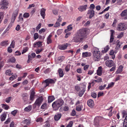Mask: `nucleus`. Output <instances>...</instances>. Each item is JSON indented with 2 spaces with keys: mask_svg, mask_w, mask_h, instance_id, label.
I'll return each instance as SVG.
<instances>
[{
  "mask_svg": "<svg viewBox=\"0 0 127 127\" xmlns=\"http://www.w3.org/2000/svg\"><path fill=\"white\" fill-rule=\"evenodd\" d=\"M123 127H127V122L125 121L123 123Z\"/></svg>",
  "mask_w": 127,
  "mask_h": 127,
  "instance_id": "774afa93",
  "label": "nucleus"
},
{
  "mask_svg": "<svg viewBox=\"0 0 127 127\" xmlns=\"http://www.w3.org/2000/svg\"><path fill=\"white\" fill-rule=\"evenodd\" d=\"M21 96L24 101H26L28 98V94L27 93H23L22 94Z\"/></svg>",
  "mask_w": 127,
  "mask_h": 127,
  "instance_id": "b1692460",
  "label": "nucleus"
},
{
  "mask_svg": "<svg viewBox=\"0 0 127 127\" xmlns=\"http://www.w3.org/2000/svg\"><path fill=\"white\" fill-rule=\"evenodd\" d=\"M87 5L86 4L80 6L78 8L79 10L81 12L85 11L87 9Z\"/></svg>",
  "mask_w": 127,
  "mask_h": 127,
  "instance_id": "9d476101",
  "label": "nucleus"
},
{
  "mask_svg": "<svg viewBox=\"0 0 127 127\" xmlns=\"http://www.w3.org/2000/svg\"><path fill=\"white\" fill-rule=\"evenodd\" d=\"M122 113L123 114V117L127 115V112L125 110H123L122 112Z\"/></svg>",
  "mask_w": 127,
  "mask_h": 127,
  "instance_id": "e2e57ef3",
  "label": "nucleus"
},
{
  "mask_svg": "<svg viewBox=\"0 0 127 127\" xmlns=\"http://www.w3.org/2000/svg\"><path fill=\"white\" fill-rule=\"evenodd\" d=\"M36 121L37 122H41L43 121V120L42 118L40 117L37 119Z\"/></svg>",
  "mask_w": 127,
  "mask_h": 127,
  "instance_id": "09e8293b",
  "label": "nucleus"
},
{
  "mask_svg": "<svg viewBox=\"0 0 127 127\" xmlns=\"http://www.w3.org/2000/svg\"><path fill=\"white\" fill-rule=\"evenodd\" d=\"M73 124V122L72 121H70L66 127H71L72 126Z\"/></svg>",
  "mask_w": 127,
  "mask_h": 127,
  "instance_id": "13d9d810",
  "label": "nucleus"
},
{
  "mask_svg": "<svg viewBox=\"0 0 127 127\" xmlns=\"http://www.w3.org/2000/svg\"><path fill=\"white\" fill-rule=\"evenodd\" d=\"M50 124L49 122L47 121L46 122V124L44 125L43 127H50Z\"/></svg>",
  "mask_w": 127,
  "mask_h": 127,
  "instance_id": "de8ad7c7",
  "label": "nucleus"
},
{
  "mask_svg": "<svg viewBox=\"0 0 127 127\" xmlns=\"http://www.w3.org/2000/svg\"><path fill=\"white\" fill-rule=\"evenodd\" d=\"M91 95L93 97L95 98L97 96V94L95 93L92 92L91 94Z\"/></svg>",
  "mask_w": 127,
  "mask_h": 127,
  "instance_id": "864d4df0",
  "label": "nucleus"
},
{
  "mask_svg": "<svg viewBox=\"0 0 127 127\" xmlns=\"http://www.w3.org/2000/svg\"><path fill=\"white\" fill-rule=\"evenodd\" d=\"M68 46V44L66 43L63 45H59L58 46V48L61 50H64L66 49Z\"/></svg>",
  "mask_w": 127,
  "mask_h": 127,
  "instance_id": "f8f14e48",
  "label": "nucleus"
},
{
  "mask_svg": "<svg viewBox=\"0 0 127 127\" xmlns=\"http://www.w3.org/2000/svg\"><path fill=\"white\" fill-rule=\"evenodd\" d=\"M16 77L17 76L15 75H12L9 78V79L10 80L12 81L13 79H15Z\"/></svg>",
  "mask_w": 127,
  "mask_h": 127,
  "instance_id": "79ce46f5",
  "label": "nucleus"
},
{
  "mask_svg": "<svg viewBox=\"0 0 127 127\" xmlns=\"http://www.w3.org/2000/svg\"><path fill=\"white\" fill-rule=\"evenodd\" d=\"M39 36L37 33H35L34 34L33 38L34 40H36L38 38Z\"/></svg>",
  "mask_w": 127,
  "mask_h": 127,
  "instance_id": "37998d69",
  "label": "nucleus"
},
{
  "mask_svg": "<svg viewBox=\"0 0 127 127\" xmlns=\"http://www.w3.org/2000/svg\"><path fill=\"white\" fill-rule=\"evenodd\" d=\"M58 72L59 76L60 77H63L64 73L63 70L61 68H59L58 70Z\"/></svg>",
  "mask_w": 127,
  "mask_h": 127,
  "instance_id": "a211bd4d",
  "label": "nucleus"
},
{
  "mask_svg": "<svg viewBox=\"0 0 127 127\" xmlns=\"http://www.w3.org/2000/svg\"><path fill=\"white\" fill-rule=\"evenodd\" d=\"M9 61L11 62L14 63L16 61V59L14 57H11L9 59Z\"/></svg>",
  "mask_w": 127,
  "mask_h": 127,
  "instance_id": "e433bc0d",
  "label": "nucleus"
},
{
  "mask_svg": "<svg viewBox=\"0 0 127 127\" xmlns=\"http://www.w3.org/2000/svg\"><path fill=\"white\" fill-rule=\"evenodd\" d=\"M121 16L124 17L127 15V9L123 11L120 14Z\"/></svg>",
  "mask_w": 127,
  "mask_h": 127,
  "instance_id": "a878e982",
  "label": "nucleus"
},
{
  "mask_svg": "<svg viewBox=\"0 0 127 127\" xmlns=\"http://www.w3.org/2000/svg\"><path fill=\"white\" fill-rule=\"evenodd\" d=\"M28 60L27 61V63H29L30 61L32 60V59L33 58L30 55H29L28 56Z\"/></svg>",
  "mask_w": 127,
  "mask_h": 127,
  "instance_id": "58836bf2",
  "label": "nucleus"
},
{
  "mask_svg": "<svg viewBox=\"0 0 127 127\" xmlns=\"http://www.w3.org/2000/svg\"><path fill=\"white\" fill-rule=\"evenodd\" d=\"M109 47L108 45H107L104 48V50L102 51V52L104 53L107 52L109 50Z\"/></svg>",
  "mask_w": 127,
  "mask_h": 127,
  "instance_id": "cd10ccee",
  "label": "nucleus"
},
{
  "mask_svg": "<svg viewBox=\"0 0 127 127\" xmlns=\"http://www.w3.org/2000/svg\"><path fill=\"white\" fill-rule=\"evenodd\" d=\"M123 32H122L118 35L117 37V38H121L123 36Z\"/></svg>",
  "mask_w": 127,
  "mask_h": 127,
  "instance_id": "3c124183",
  "label": "nucleus"
},
{
  "mask_svg": "<svg viewBox=\"0 0 127 127\" xmlns=\"http://www.w3.org/2000/svg\"><path fill=\"white\" fill-rule=\"evenodd\" d=\"M30 16L29 13H25L23 14V17L25 18H28Z\"/></svg>",
  "mask_w": 127,
  "mask_h": 127,
  "instance_id": "c03bdc74",
  "label": "nucleus"
},
{
  "mask_svg": "<svg viewBox=\"0 0 127 127\" xmlns=\"http://www.w3.org/2000/svg\"><path fill=\"white\" fill-rule=\"evenodd\" d=\"M87 29H83L78 31L74 34L72 41L76 43L80 42L86 37L88 34Z\"/></svg>",
  "mask_w": 127,
  "mask_h": 127,
  "instance_id": "f257e3e1",
  "label": "nucleus"
},
{
  "mask_svg": "<svg viewBox=\"0 0 127 127\" xmlns=\"http://www.w3.org/2000/svg\"><path fill=\"white\" fill-rule=\"evenodd\" d=\"M6 117V115L4 114L2 115L1 116V119L2 121H3L5 120Z\"/></svg>",
  "mask_w": 127,
  "mask_h": 127,
  "instance_id": "72a5a7b5",
  "label": "nucleus"
},
{
  "mask_svg": "<svg viewBox=\"0 0 127 127\" xmlns=\"http://www.w3.org/2000/svg\"><path fill=\"white\" fill-rule=\"evenodd\" d=\"M3 13L2 12H0V20L2 21L4 17Z\"/></svg>",
  "mask_w": 127,
  "mask_h": 127,
  "instance_id": "8fccbe9b",
  "label": "nucleus"
},
{
  "mask_svg": "<svg viewBox=\"0 0 127 127\" xmlns=\"http://www.w3.org/2000/svg\"><path fill=\"white\" fill-rule=\"evenodd\" d=\"M23 19L22 17V14H20L19 16V20L18 21V22H23Z\"/></svg>",
  "mask_w": 127,
  "mask_h": 127,
  "instance_id": "c9c22d12",
  "label": "nucleus"
},
{
  "mask_svg": "<svg viewBox=\"0 0 127 127\" xmlns=\"http://www.w3.org/2000/svg\"><path fill=\"white\" fill-rule=\"evenodd\" d=\"M117 22V20L115 19H114V21L112 25V26L113 27H115L116 24V23Z\"/></svg>",
  "mask_w": 127,
  "mask_h": 127,
  "instance_id": "338daca9",
  "label": "nucleus"
},
{
  "mask_svg": "<svg viewBox=\"0 0 127 127\" xmlns=\"http://www.w3.org/2000/svg\"><path fill=\"white\" fill-rule=\"evenodd\" d=\"M87 14L89 15V18L91 19L94 15L95 11L92 10H89L88 11Z\"/></svg>",
  "mask_w": 127,
  "mask_h": 127,
  "instance_id": "9b49d317",
  "label": "nucleus"
},
{
  "mask_svg": "<svg viewBox=\"0 0 127 127\" xmlns=\"http://www.w3.org/2000/svg\"><path fill=\"white\" fill-rule=\"evenodd\" d=\"M9 3L6 0H2L0 4V8L2 9H6L8 8L7 6Z\"/></svg>",
  "mask_w": 127,
  "mask_h": 127,
  "instance_id": "39448f33",
  "label": "nucleus"
},
{
  "mask_svg": "<svg viewBox=\"0 0 127 127\" xmlns=\"http://www.w3.org/2000/svg\"><path fill=\"white\" fill-rule=\"evenodd\" d=\"M104 94L102 92H99L97 94V97H99L101 96H102Z\"/></svg>",
  "mask_w": 127,
  "mask_h": 127,
  "instance_id": "4d7b16f0",
  "label": "nucleus"
},
{
  "mask_svg": "<svg viewBox=\"0 0 127 127\" xmlns=\"http://www.w3.org/2000/svg\"><path fill=\"white\" fill-rule=\"evenodd\" d=\"M113 107H111L109 109H108V110H110V111L109 112L108 114V115L109 116H111L112 115V110Z\"/></svg>",
  "mask_w": 127,
  "mask_h": 127,
  "instance_id": "49530a36",
  "label": "nucleus"
},
{
  "mask_svg": "<svg viewBox=\"0 0 127 127\" xmlns=\"http://www.w3.org/2000/svg\"><path fill=\"white\" fill-rule=\"evenodd\" d=\"M55 83L54 80L51 79H48L46 80L44 82H43V84L45 85V87L49 85V83Z\"/></svg>",
  "mask_w": 127,
  "mask_h": 127,
  "instance_id": "0eeeda50",
  "label": "nucleus"
},
{
  "mask_svg": "<svg viewBox=\"0 0 127 127\" xmlns=\"http://www.w3.org/2000/svg\"><path fill=\"white\" fill-rule=\"evenodd\" d=\"M86 90L85 88L83 89L80 91L79 93V95L80 97H81L83 95L84 92Z\"/></svg>",
  "mask_w": 127,
  "mask_h": 127,
  "instance_id": "7c9ffc66",
  "label": "nucleus"
},
{
  "mask_svg": "<svg viewBox=\"0 0 127 127\" xmlns=\"http://www.w3.org/2000/svg\"><path fill=\"white\" fill-rule=\"evenodd\" d=\"M17 112V110H15L11 112V114L14 116H15Z\"/></svg>",
  "mask_w": 127,
  "mask_h": 127,
  "instance_id": "0e129e2a",
  "label": "nucleus"
},
{
  "mask_svg": "<svg viewBox=\"0 0 127 127\" xmlns=\"http://www.w3.org/2000/svg\"><path fill=\"white\" fill-rule=\"evenodd\" d=\"M45 9L42 8L40 10V14L43 19H44L45 17Z\"/></svg>",
  "mask_w": 127,
  "mask_h": 127,
  "instance_id": "dca6fc26",
  "label": "nucleus"
},
{
  "mask_svg": "<svg viewBox=\"0 0 127 127\" xmlns=\"http://www.w3.org/2000/svg\"><path fill=\"white\" fill-rule=\"evenodd\" d=\"M117 44L116 47L118 49H119L120 48V46L122 44V43L120 42L119 40H117Z\"/></svg>",
  "mask_w": 127,
  "mask_h": 127,
  "instance_id": "473e14b6",
  "label": "nucleus"
},
{
  "mask_svg": "<svg viewBox=\"0 0 127 127\" xmlns=\"http://www.w3.org/2000/svg\"><path fill=\"white\" fill-rule=\"evenodd\" d=\"M102 67L101 66L99 67L97 70V75L100 76L102 74Z\"/></svg>",
  "mask_w": 127,
  "mask_h": 127,
  "instance_id": "f3484780",
  "label": "nucleus"
},
{
  "mask_svg": "<svg viewBox=\"0 0 127 127\" xmlns=\"http://www.w3.org/2000/svg\"><path fill=\"white\" fill-rule=\"evenodd\" d=\"M55 99L54 97L52 96H50L48 97V102L51 103Z\"/></svg>",
  "mask_w": 127,
  "mask_h": 127,
  "instance_id": "393cba45",
  "label": "nucleus"
},
{
  "mask_svg": "<svg viewBox=\"0 0 127 127\" xmlns=\"http://www.w3.org/2000/svg\"><path fill=\"white\" fill-rule=\"evenodd\" d=\"M60 25V24L58 22H56V24H55L54 27H57L59 26Z\"/></svg>",
  "mask_w": 127,
  "mask_h": 127,
  "instance_id": "680f3d73",
  "label": "nucleus"
},
{
  "mask_svg": "<svg viewBox=\"0 0 127 127\" xmlns=\"http://www.w3.org/2000/svg\"><path fill=\"white\" fill-rule=\"evenodd\" d=\"M5 74L7 75L10 76L13 74V73L12 72L11 70L9 69L6 70Z\"/></svg>",
  "mask_w": 127,
  "mask_h": 127,
  "instance_id": "c756f323",
  "label": "nucleus"
},
{
  "mask_svg": "<svg viewBox=\"0 0 127 127\" xmlns=\"http://www.w3.org/2000/svg\"><path fill=\"white\" fill-rule=\"evenodd\" d=\"M64 103V101L63 100L59 99L53 102L52 106L55 109H57L62 106Z\"/></svg>",
  "mask_w": 127,
  "mask_h": 127,
  "instance_id": "f03ea898",
  "label": "nucleus"
},
{
  "mask_svg": "<svg viewBox=\"0 0 127 127\" xmlns=\"http://www.w3.org/2000/svg\"><path fill=\"white\" fill-rule=\"evenodd\" d=\"M18 13V9H16L14 11L12 14V16L11 20V22L13 23L14 22L16 18Z\"/></svg>",
  "mask_w": 127,
  "mask_h": 127,
  "instance_id": "6e6552de",
  "label": "nucleus"
},
{
  "mask_svg": "<svg viewBox=\"0 0 127 127\" xmlns=\"http://www.w3.org/2000/svg\"><path fill=\"white\" fill-rule=\"evenodd\" d=\"M11 99V97H9L6 98L5 99V101L8 103H9Z\"/></svg>",
  "mask_w": 127,
  "mask_h": 127,
  "instance_id": "6e6d98bb",
  "label": "nucleus"
},
{
  "mask_svg": "<svg viewBox=\"0 0 127 127\" xmlns=\"http://www.w3.org/2000/svg\"><path fill=\"white\" fill-rule=\"evenodd\" d=\"M70 65L68 64L66 66L65 68V70L66 72H68L69 70Z\"/></svg>",
  "mask_w": 127,
  "mask_h": 127,
  "instance_id": "4c0bfd02",
  "label": "nucleus"
},
{
  "mask_svg": "<svg viewBox=\"0 0 127 127\" xmlns=\"http://www.w3.org/2000/svg\"><path fill=\"white\" fill-rule=\"evenodd\" d=\"M127 28V26L125 24L120 23L119 24L117 28V30L119 31H123Z\"/></svg>",
  "mask_w": 127,
  "mask_h": 127,
  "instance_id": "20e7f679",
  "label": "nucleus"
},
{
  "mask_svg": "<svg viewBox=\"0 0 127 127\" xmlns=\"http://www.w3.org/2000/svg\"><path fill=\"white\" fill-rule=\"evenodd\" d=\"M83 107V105L82 104H80L79 105H77L76 107V110L78 111H80L82 110V108Z\"/></svg>",
  "mask_w": 127,
  "mask_h": 127,
  "instance_id": "c85d7f7f",
  "label": "nucleus"
},
{
  "mask_svg": "<svg viewBox=\"0 0 127 127\" xmlns=\"http://www.w3.org/2000/svg\"><path fill=\"white\" fill-rule=\"evenodd\" d=\"M32 106L31 105H29L28 106L26 107L24 109V110L25 111L29 112L31 111V110L32 109Z\"/></svg>",
  "mask_w": 127,
  "mask_h": 127,
  "instance_id": "bb28decb",
  "label": "nucleus"
},
{
  "mask_svg": "<svg viewBox=\"0 0 127 127\" xmlns=\"http://www.w3.org/2000/svg\"><path fill=\"white\" fill-rule=\"evenodd\" d=\"M100 56V52L99 49L96 48H95L93 50V58L95 61H98Z\"/></svg>",
  "mask_w": 127,
  "mask_h": 127,
  "instance_id": "7ed1b4c3",
  "label": "nucleus"
},
{
  "mask_svg": "<svg viewBox=\"0 0 127 127\" xmlns=\"http://www.w3.org/2000/svg\"><path fill=\"white\" fill-rule=\"evenodd\" d=\"M114 84V83L113 82H112L110 84H109L108 85V87L106 88V89H108V88L113 86Z\"/></svg>",
  "mask_w": 127,
  "mask_h": 127,
  "instance_id": "ea45409f",
  "label": "nucleus"
},
{
  "mask_svg": "<svg viewBox=\"0 0 127 127\" xmlns=\"http://www.w3.org/2000/svg\"><path fill=\"white\" fill-rule=\"evenodd\" d=\"M28 48L27 47H26L25 48H24L23 51L22 53V54H24V53H26L27 51L28 50Z\"/></svg>",
  "mask_w": 127,
  "mask_h": 127,
  "instance_id": "bf43d9fd",
  "label": "nucleus"
},
{
  "mask_svg": "<svg viewBox=\"0 0 127 127\" xmlns=\"http://www.w3.org/2000/svg\"><path fill=\"white\" fill-rule=\"evenodd\" d=\"M52 37V35L50 34L48 37L47 38V43L48 44L51 43L52 42L51 38Z\"/></svg>",
  "mask_w": 127,
  "mask_h": 127,
  "instance_id": "6ab92c4d",
  "label": "nucleus"
},
{
  "mask_svg": "<svg viewBox=\"0 0 127 127\" xmlns=\"http://www.w3.org/2000/svg\"><path fill=\"white\" fill-rule=\"evenodd\" d=\"M63 29H60L58 30L57 32V33L58 35L60 34L63 32Z\"/></svg>",
  "mask_w": 127,
  "mask_h": 127,
  "instance_id": "603ef678",
  "label": "nucleus"
},
{
  "mask_svg": "<svg viewBox=\"0 0 127 127\" xmlns=\"http://www.w3.org/2000/svg\"><path fill=\"white\" fill-rule=\"evenodd\" d=\"M1 105L2 106V107L5 110H7L9 108V106L7 105L2 104Z\"/></svg>",
  "mask_w": 127,
  "mask_h": 127,
  "instance_id": "f704fd0d",
  "label": "nucleus"
},
{
  "mask_svg": "<svg viewBox=\"0 0 127 127\" xmlns=\"http://www.w3.org/2000/svg\"><path fill=\"white\" fill-rule=\"evenodd\" d=\"M64 59V56H61L59 57L58 58V60L60 62H61Z\"/></svg>",
  "mask_w": 127,
  "mask_h": 127,
  "instance_id": "a19ab883",
  "label": "nucleus"
},
{
  "mask_svg": "<svg viewBox=\"0 0 127 127\" xmlns=\"http://www.w3.org/2000/svg\"><path fill=\"white\" fill-rule=\"evenodd\" d=\"M105 64L107 66L109 67H111L115 64L113 61L111 60H108L106 61L105 62Z\"/></svg>",
  "mask_w": 127,
  "mask_h": 127,
  "instance_id": "1a4fd4ad",
  "label": "nucleus"
},
{
  "mask_svg": "<svg viewBox=\"0 0 127 127\" xmlns=\"http://www.w3.org/2000/svg\"><path fill=\"white\" fill-rule=\"evenodd\" d=\"M91 55L90 53L87 52H83L82 53V56L83 57H87L90 56Z\"/></svg>",
  "mask_w": 127,
  "mask_h": 127,
  "instance_id": "4be33fe9",
  "label": "nucleus"
},
{
  "mask_svg": "<svg viewBox=\"0 0 127 127\" xmlns=\"http://www.w3.org/2000/svg\"><path fill=\"white\" fill-rule=\"evenodd\" d=\"M43 100V99L42 97H39L37 99L34 104V105L35 106V107H36V106H39L42 102Z\"/></svg>",
  "mask_w": 127,
  "mask_h": 127,
  "instance_id": "423d86ee",
  "label": "nucleus"
},
{
  "mask_svg": "<svg viewBox=\"0 0 127 127\" xmlns=\"http://www.w3.org/2000/svg\"><path fill=\"white\" fill-rule=\"evenodd\" d=\"M114 32V31L113 30H111V35L110 41V43H112L113 41L114 37L113 35Z\"/></svg>",
  "mask_w": 127,
  "mask_h": 127,
  "instance_id": "2eb2a0df",
  "label": "nucleus"
},
{
  "mask_svg": "<svg viewBox=\"0 0 127 127\" xmlns=\"http://www.w3.org/2000/svg\"><path fill=\"white\" fill-rule=\"evenodd\" d=\"M102 80L101 78L98 77L97 79L95 80V82L97 83L101 82L102 81Z\"/></svg>",
  "mask_w": 127,
  "mask_h": 127,
  "instance_id": "a18cd8bd",
  "label": "nucleus"
},
{
  "mask_svg": "<svg viewBox=\"0 0 127 127\" xmlns=\"http://www.w3.org/2000/svg\"><path fill=\"white\" fill-rule=\"evenodd\" d=\"M69 109V107L67 106H65L64 107L63 110L64 111H67Z\"/></svg>",
  "mask_w": 127,
  "mask_h": 127,
  "instance_id": "69168bd1",
  "label": "nucleus"
},
{
  "mask_svg": "<svg viewBox=\"0 0 127 127\" xmlns=\"http://www.w3.org/2000/svg\"><path fill=\"white\" fill-rule=\"evenodd\" d=\"M41 45V42L40 41H38L34 43L33 47H40Z\"/></svg>",
  "mask_w": 127,
  "mask_h": 127,
  "instance_id": "aec40b11",
  "label": "nucleus"
},
{
  "mask_svg": "<svg viewBox=\"0 0 127 127\" xmlns=\"http://www.w3.org/2000/svg\"><path fill=\"white\" fill-rule=\"evenodd\" d=\"M76 114V112L74 110H73L71 112V116H75Z\"/></svg>",
  "mask_w": 127,
  "mask_h": 127,
  "instance_id": "052dcab7",
  "label": "nucleus"
},
{
  "mask_svg": "<svg viewBox=\"0 0 127 127\" xmlns=\"http://www.w3.org/2000/svg\"><path fill=\"white\" fill-rule=\"evenodd\" d=\"M23 123L27 125H29L30 123V121L28 119H26L23 121Z\"/></svg>",
  "mask_w": 127,
  "mask_h": 127,
  "instance_id": "2f4dec72",
  "label": "nucleus"
},
{
  "mask_svg": "<svg viewBox=\"0 0 127 127\" xmlns=\"http://www.w3.org/2000/svg\"><path fill=\"white\" fill-rule=\"evenodd\" d=\"M43 50V49H38L37 50H36V52L37 54H39L40 52Z\"/></svg>",
  "mask_w": 127,
  "mask_h": 127,
  "instance_id": "5fc2aeb1",
  "label": "nucleus"
},
{
  "mask_svg": "<svg viewBox=\"0 0 127 127\" xmlns=\"http://www.w3.org/2000/svg\"><path fill=\"white\" fill-rule=\"evenodd\" d=\"M123 66L120 65L116 72V74H118L121 72L123 71Z\"/></svg>",
  "mask_w": 127,
  "mask_h": 127,
  "instance_id": "412c9836",
  "label": "nucleus"
},
{
  "mask_svg": "<svg viewBox=\"0 0 127 127\" xmlns=\"http://www.w3.org/2000/svg\"><path fill=\"white\" fill-rule=\"evenodd\" d=\"M88 105L90 107H93L94 105V101L91 99H89L87 102Z\"/></svg>",
  "mask_w": 127,
  "mask_h": 127,
  "instance_id": "ddd939ff",
  "label": "nucleus"
},
{
  "mask_svg": "<svg viewBox=\"0 0 127 127\" xmlns=\"http://www.w3.org/2000/svg\"><path fill=\"white\" fill-rule=\"evenodd\" d=\"M62 116L61 114L57 113L54 116V119L55 121H58L61 118Z\"/></svg>",
  "mask_w": 127,
  "mask_h": 127,
  "instance_id": "4468645a",
  "label": "nucleus"
},
{
  "mask_svg": "<svg viewBox=\"0 0 127 127\" xmlns=\"http://www.w3.org/2000/svg\"><path fill=\"white\" fill-rule=\"evenodd\" d=\"M9 42L8 40L3 41L0 44V45L2 46H6L8 44Z\"/></svg>",
  "mask_w": 127,
  "mask_h": 127,
  "instance_id": "5701e85b",
  "label": "nucleus"
}]
</instances>
